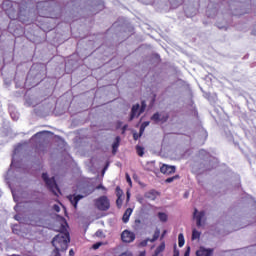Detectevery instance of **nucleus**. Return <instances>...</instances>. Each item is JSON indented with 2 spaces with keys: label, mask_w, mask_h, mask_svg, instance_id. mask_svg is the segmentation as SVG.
Here are the masks:
<instances>
[{
  "label": "nucleus",
  "mask_w": 256,
  "mask_h": 256,
  "mask_svg": "<svg viewBox=\"0 0 256 256\" xmlns=\"http://www.w3.org/2000/svg\"><path fill=\"white\" fill-rule=\"evenodd\" d=\"M67 221L64 219V224L61 225L60 233L52 239V245L54 249H58L62 253L69 249V243H71V238L69 232L67 231Z\"/></svg>",
  "instance_id": "f257e3e1"
},
{
  "label": "nucleus",
  "mask_w": 256,
  "mask_h": 256,
  "mask_svg": "<svg viewBox=\"0 0 256 256\" xmlns=\"http://www.w3.org/2000/svg\"><path fill=\"white\" fill-rule=\"evenodd\" d=\"M42 179L46 183L47 189L51 191V193L57 195V193H61L59 190V186L57 185V182L55 181V177L49 178V174L43 173Z\"/></svg>",
  "instance_id": "f03ea898"
},
{
  "label": "nucleus",
  "mask_w": 256,
  "mask_h": 256,
  "mask_svg": "<svg viewBox=\"0 0 256 256\" xmlns=\"http://www.w3.org/2000/svg\"><path fill=\"white\" fill-rule=\"evenodd\" d=\"M94 206L98 211H109L111 209V201L107 196H100L94 200Z\"/></svg>",
  "instance_id": "7ed1b4c3"
},
{
  "label": "nucleus",
  "mask_w": 256,
  "mask_h": 256,
  "mask_svg": "<svg viewBox=\"0 0 256 256\" xmlns=\"http://www.w3.org/2000/svg\"><path fill=\"white\" fill-rule=\"evenodd\" d=\"M123 243H133L135 241V233L129 230H124L121 233Z\"/></svg>",
  "instance_id": "20e7f679"
},
{
  "label": "nucleus",
  "mask_w": 256,
  "mask_h": 256,
  "mask_svg": "<svg viewBox=\"0 0 256 256\" xmlns=\"http://www.w3.org/2000/svg\"><path fill=\"white\" fill-rule=\"evenodd\" d=\"M193 218L196 220L197 227H201L203 225V219H205V211L197 210V208H194Z\"/></svg>",
  "instance_id": "39448f33"
},
{
  "label": "nucleus",
  "mask_w": 256,
  "mask_h": 256,
  "mask_svg": "<svg viewBox=\"0 0 256 256\" xmlns=\"http://www.w3.org/2000/svg\"><path fill=\"white\" fill-rule=\"evenodd\" d=\"M177 171V168L175 166L163 164L160 167V172L163 173V175H173Z\"/></svg>",
  "instance_id": "423d86ee"
},
{
  "label": "nucleus",
  "mask_w": 256,
  "mask_h": 256,
  "mask_svg": "<svg viewBox=\"0 0 256 256\" xmlns=\"http://www.w3.org/2000/svg\"><path fill=\"white\" fill-rule=\"evenodd\" d=\"M213 248H205L201 246L197 251H196V256H213Z\"/></svg>",
  "instance_id": "0eeeda50"
},
{
  "label": "nucleus",
  "mask_w": 256,
  "mask_h": 256,
  "mask_svg": "<svg viewBox=\"0 0 256 256\" xmlns=\"http://www.w3.org/2000/svg\"><path fill=\"white\" fill-rule=\"evenodd\" d=\"M68 199L70 203L73 205L74 209H77V205L81 199H83V195L78 194V195H70L68 196Z\"/></svg>",
  "instance_id": "6e6552de"
},
{
  "label": "nucleus",
  "mask_w": 256,
  "mask_h": 256,
  "mask_svg": "<svg viewBox=\"0 0 256 256\" xmlns=\"http://www.w3.org/2000/svg\"><path fill=\"white\" fill-rule=\"evenodd\" d=\"M141 115V112H140V105L139 104H136V105H133L132 106V109H131V114H130V119L129 121H133V119L135 117H139Z\"/></svg>",
  "instance_id": "1a4fd4ad"
},
{
  "label": "nucleus",
  "mask_w": 256,
  "mask_h": 256,
  "mask_svg": "<svg viewBox=\"0 0 256 256\" xmlns=\"http://www.w3.org/2000/svg\"><path fill=\"white\" fill-rule=\"evenodd\" d=\"M145 199H148V201H155L157 197H159V192L157 190H150L144 194Z\"/></svg>",
  "instance_id": "9d476101"
},
{
  "label": "nucleus",
  "mask_w": 256,
  "mask_h": 256,
  "mask_svg": "<svg viewBox=\"0 0 256 256\" xmlns=\"http://www.w3.org/2000/svg\"><path fill=\"white\" fill-rule=\"evenodd\" d=\"M120 143H121V137L117 136V137L115 138V141H114L113 144H112V154H113V155H116L117 149H119Z\"/></svg>",
  "instance_id": "9b49d317"
},
{
  "label": "nucleus",
  "mask_w": 256,
  "mask_h": 256,
  "mask_svg": "<svg viewBox=\"0 0 256 256\" xmlns=\"http://www.w3.org/2000/svg\"><path fill=\"white\" fill-rule=\"evenodd\" d=\"M131 213H133V209L128 208L125 210L123 217H122L123 223H129V218L131 217Z\"/></svg>",
  "instance_id": "f8f14e48"
},
{
  "label": "nucleus",
  "mask_w": 256,
  "mask_h": 256,
  "mask_svg": "<svg viewBox=\"0 0 256 256\" xmlns=\"http://www.w3.org/2000/svg\"><path fill=\"white\" fill-rule=\"evenodd\" d=\"M165 251V242H162L155 250L152 256H163L162 252Z\"/></svg>",
  "instance_id": "ddd939ff"
},
{
  "label": "nucleus",
  "mask_w": 256,
  "mask_h": 256,
  "mask_svg": "<svg viewBox=\"0 0 256 256\" xmlns=\"http://www.w3.org/2000/svg\"><path fill=\"white\" fill-rule=\"evenodd\" d=\"M136 152L139 157H143L145 155V148L142 146L137 145L136 146Z\"/></svg>",
  "instance_id": "4468645a"
},
{
  "label": "nucleus",
  "mask_w": 256,
  "mask_h": 256,
  "mask_svg": "<svg viewBox=\"0 0 256 256\" xmlns=\"http://www.w3.org/2000/svg\"><path fill=\"white\" fill-rule=\"evenodd\" d=\"M158 219L162 222V223H167V214H165L164 212H159L158 213Z\"/></svg>",
  "instance_id": "2eb2a0df"
},
{
  "label": "nucleus",
  "mask_w": 256,
  "mask_h": 256,
  "mask_svg": "<svg viewBox=\"0 0 256 256\" xmlns=\"http://www.w3.org/2000/svg\"><path fill=\"white\" fill-rule=\"evenodd\" d=\"M178 245L179 247H183V245H185V236H183V233L178 235Z\"/></svg>",
  "instance_id": "dca6fc26"
},
{
  "label": "nucleus",
  "mask_w": 256,
  "mask_h": 256,
  "mask_svg": "<svg viewBox=\"0 0 256 256\" xmlns=\"http://www.w3.org/2000/svg\"><path fill=\"white\" fill-rule=\"evenodd\" d=\"M151 121H154L155 123H159L161 121V114H159V112H156L155 114H153V116L151 117Z\"/></svg>",
  "instance_id": "f3484780"
},
{
  "label": "nucleus",
  "mask_w": 256,
  "mask_h": 256,
  "mask_svg": "<svg viewBox=\"0 0 256 256\" xmlns=\"http://www.w3.org/2000/svg\"><path fill=\"white\" fill-rule=\"evenodd\" d=\"M159 235H161V231H159V229H157L154 232V235H153L152 239H150V242L155 243V241H157V239H159Z\"/></svg>",
  "instance_id": "a211bd4d"
},
{
  "label": "nucleus",
  "mask_w": 256,
  "mask_h": 256,
  "mask_svg": "<svg viewBox=\"0 0 256 256\" xmlns=\"http://www.w3.org/2000/svg\"><path fill=\"white\" fill-rule=\"evenodd\" d=\"M200 237H201V232L197 231L196 229H193L192 240L195 241V239H199Z\"/></svg>",
  "instance_id": "6ab92c4d"
},
{
  "label": "nucleus",
  "mask_w": 256,
  "mask_h": 256,
  "mask_svg": "<svg viewBox=\"0 0 256 256\" xmlns=\"http://www.w3.org/2000/svg\"><path fill=\"white\" fill-rule=\"evenodd\" d=\"M146 169L148 171H154V169H155V161L148 162L146 164Z\"/></svg>",
  "instance_id": "aec40b11"
},
{
  "label": "nucleus",
  "mask_w": 256,
  "mask_h": 256,
  "mask_svg": "<svg viewBox=\"0 0 256 256\" xmlns=\"http://www.w3.org/2000/svg\"><path fill=\"white\" fill-rule=\"evenodd\" d=\"M168 120H169V114L160 115V122L161 123H167Z\"/></svg>",
  "instance_id": "412c9836"
},
{
  "label": "nucleus",
  "mask_w": 256,
  "mask_h": 256,
  "mask_svg": "<svg viewBox=\"0 0 256 256\" xmlns=\"http://www.w3.org/2000/svg\"><path fill=\"white\" fill-rule=\"evenodd\" d=\"M177 179H180V176L179 175H175L173 177H169L165 180V183H173V181L177 180Z\"/></svg>",
  "instance_id": "4be33fe9"
},
{
  "label": "nucleus",
  "mask_w": 256,
  "mask_h": 256,
  "mask_svg": "<svg viewBox=\"0 0 256 256\" xmlns=\"http://www.w3.org/2000/svg\"><path fill=\"white\" fill-rule=\"evenodd\" d=\"M116 205H117L118 209H121V207H123V198L122 197H117Z\"/></svg>",
  "instance_id": "5701e85b"
},
{
  "label": "nucleus",
  "mask_w": 256,
  "mask_h": 256,
  "mask_svg": "<svg viewBox=\"0 0 256 256\" xmlns=\"http://www.w3.org/2000/svg\"><path fill=\"white\" fill-rule=\"evenodd\" d=\"M116 197H123V190L119 186L116 187Z\"/></svg>",
  "instance_id": "b1692460"
},
{
  "label": "nucleus",
  "mask_w": 256,
  "mask_h": 256,
  "mask_svg": "<svg viewBox=\"0 0 256 256\" xmlns=\"http://www.w3.org/2000/svg\"><path fill=\"white\" fill-rule=\"evenodd\" d=\"M101 245H103V243L97 242L96 244H94V245L92 246V248L95 249V250H97V249H99V247H101Z\"/></svg>",
  "instance_id": "393cba45"
},
{
  "label": "nucleus",
  "mask_w": 256,
  "mask_h": 256,
  "mask_svg": "<svg viewBox=\"0 0 256 256\" xmlns=\"http://www.w3.org/2000/svg\"><path fill=\"white\" fill-rule=\"evenodd\" d=\"M53 209H54V211H56L57 213H59V211H61V208H60L59 205H57V204H55V205L53 206Z\"/></svg>",
  "instance_id": "a878e982"
},
{
  "label": "nucleus",
  "mask_w": 256,
  "mask_h": 256,
  "mask_svg": "<svg viewBox=\"0 0 256 256\" xmlns=\"http://www.w3.org/2000/svg\"><path fill=\"white\" fill-rule=\"evenodd\" d=\"M145 107H146L145 102H142V106L140 108V113H144L145 112Z\"/></svg>",
  "instance_id": "bb28decb"
},
{
  "label": "nucleus",
  "mask_w": 256,
  "mask_h": 256,
  "mask_svg": "<svg viewBox=\"0 0 256 256\" xmlns=\"http://www.w3.org/2000/svg\"><path fill=\"white\" fill-rule=\"evenodd\" d=\"M96 189H102L103 191H107V188H105V186H103L102 184L96 186Z\"/></svg>",
  "instance_id": "cd10ccee"
},
{
  "label": "nucleus",
  "mask_w": 256,
  "mask_h": 256,
  "mask_svg": "<svg viewBox=\"0 0 256 256\" xmlns=\"http://www.w3.org/2000/svg\"><path fill=\"white\" fill-rule=\"evenodd\" d=\"M143 131H145V126L142 124L140 127V135L139 137H141V135H143Z\"/></svg>",
  "instance_id": "c85d7f7f"
},
{
  "label": "nucleus",
  "mask_w": 256,
  "mask_h": 256,
  "mask_svg": "<svg viewBox=\"0 0 256 256\" xmlns=\"http://www.w3.org/2000/svg\"><path fill=\"white\" fill-rule=\"evenodd\" d=\"M190 253H191V248L188 247L187 250H186L185 253H184V256H189Z\"/></svg>",
  "instance_id": "c756f323"
},
{
  "label": "nucleus",
  "mask_w": 256,
  "mask_h": 256,
  "mask_svg": "<svg viewBox=\"0 0 256 256\" xmlns=\"http://www.w3.org/2000/svg\"><path fill=\"white\" fill-rule=\"evenodd\" d=\"M120 256H133L131 252H123Z\"/></svg>",
  "instance_id": "7c9ffc66"
},
{
  "label": "nucleus",
  "mask_w": 256,
  "mask_h": 256,
  "mask_svg": "<svg viewBox=\"0 0 256 256\" xmlns=\"http://www.w3.org/2000/svg\"><path fill=\"white\" fill-rule=\"evenodd\" d=\"M126 181L131 185V177H129V174L126 175Z\"/></svg>",
  "instance_id": "2f4dec72"
},
{
  "label": "nucleus",
  "mask_w": 256,
  "mask_h": 256,
  "mask_svg": "<svg viewBox=\"0 0 256 256\" xmlns=\"http://www.w3.org/2000/svg\"><path fill=\"white\" fill-rule=\"evenodd\" d=\"M133 139H134V141H137V139H139V135L133 134Z\"/></svg>",
  "instance_id": "473e14b6"
},
{
  "label": "nucleus",
  "mask_w": 256,
  "mask_h": 256,
  "mask_svg": "<svg viewBox=\"0 0 256 256\" xmlns=\"http://www.w3.org/2000/svg\"><path fill=\"white\" fill-rule=\"evenodd\" d=\"M69 255H70V256H74V255H75V251H73V249H70Z\"/></svg>",
  "instance_id": "72a5a7b5"
},
{
  "label": "nucleus",
  "mask_w": 256,
  "mask_h": 256,
  "mask_svg": "<svg viewBox=\"0 0 256 256\" xmlns=\"http://www.w3.org/2000/svg\"><path fill=\"white\" fill-rule=\"evenodd\" d=\"M140 223H141V220H140V219L135 220V225H136V226H139Z\"/></svg>",
  "instance_id": "f704fd0d"
},
{
  "label": "nucleus",
  "mask_w": 256,
  "mask_h": 256,
  "mask_svg": "<svg viewBox=\"0 0 256 256\" xmlns=\"http://www.w3.org/2000/svg\"><path fill=\"white\" fill-rule=\"evenodd\" d=\"M173 256H179V251L175 250Z\"/></svg>",
  "instance_id": "c9c22d12"
},
{
  "label": "nucleus",
  "mask_w": 256,
  "mask_h": 256,
  "mask_svg": "<svg viewBox=\"0 0 256 256\" xmlns=\"http://www.w3.org/2000/svg\"><path fill=\"white\" fill-rule=\"evenodd\" d=\"M38 227H41L43 225V221H39L38 224H36Z\"/></svg>",
  "instance_id": "e433bc0d"
},
{
  "label": "nucleus",
  "mask_w": 256,
  "mask_h": 256,
  "mask_svg": "<svg viewBox=\"0 0 256 256\" xmlns=\"http://www.w3.org/2000/svg\"><path fill=\"white\" fill-rule=\"evenodd\" d=\"M131 195L129 194V192H127V201H129Z\"/></svg>",
  "instance_id": "4c0bfd02"
},
{
  "label": "nucleus",
  "mask_w": 256,
  "mask_h": 256,
  "mask_svg": "<svg viewBox=\"0 0 256 256\" xmlns=\"http://www.w3.org/2000/svg\"><path fill=\"white\" fill-rule=\"evenodd\" d=\"M146 253L145 252H140L139 256H145Z\"/></svg>",
  "instance_id": "58836bf2"
},
{
  "label": "nucleus",
  "mask_w": 256,
  "mask_h": 256,
  "mask_svg": "<svg viewBox=\"0 0 256 256\" xmlns=\"http://www.w3.org/2000/svg\"><path fill=\"white\" fill-rule=\"evenodd\" d=\"M165 233H167V230H164L162 237H165Z\"/></svg>",
  "instance_id": "ea45409f"
},
{
  "label": "nucleus",
  "mask_w": 256,
  "mask_h": 256,
  "mask_svg": "<svg viewBox=\"0 0 256 256\" xmlns=\"http://www.w3.org/2000/svg\"><path fill=\"white\" fill-rule=\"evenodd\" d=\"M15 219L17 220V216H15Z\"/></svg>",
  "instance_id": "a19ab883"
}]
</instances>
